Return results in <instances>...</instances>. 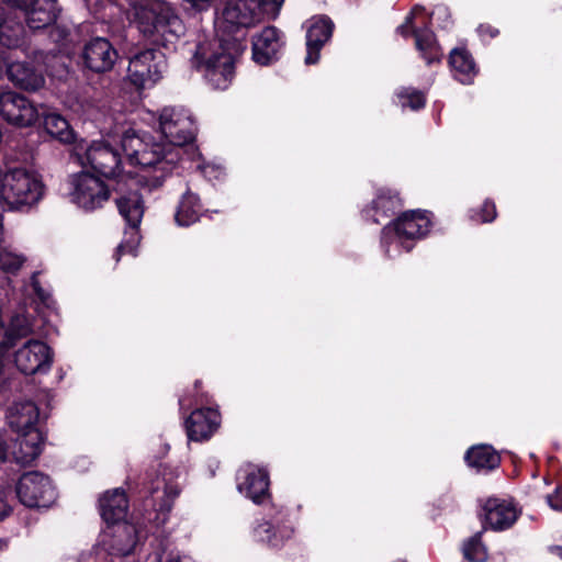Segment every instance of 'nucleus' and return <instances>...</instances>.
Wrapping results in <instances>:
<instances>
[{
    "label": "nucleus",
    "instance_id": "6e6552de",
    "mask_svg": "<svg viewBox=\"0 0 562 562\" xmlns=\"http://www.w3.org/2000/svg\"><path fill=\"white\" fill-rule=\"evenodd\" d=\"M108 140L79 142L75 146V154L80 165L90 166L94 171L105 178L116 177L120 173V157Z\"/></svg>",
    "mask_w": 562,
    "mask_h": 562
},
{
    "label": "nucleus",
    "instance_id": "9d476101",
    "mask_svg": "<svg viewBox=\"0 0 562 562\" xmlns=\"http://www.w3.org/2000/svg\"><path fill=\"white\" fill-rule=\"evenodd\" d=\"M428 16L423 7H415L405 22L397 27V31L406 36L409 32L414 34L415 46L427 64L439 61L441 49L430 30L425 27Z\"/></svg>",
    "mask_w": 562,
    "mask_h": 562
},
{
    "label": "nucleus",
    "instance_id": "aec40b11",
    "mask_svg": "<svg viewBox=\"0 0 562 562\" xmlns=\"http://www.w3.org/2000/svg\"><path fill=\"white\" fill-rule=\"evenodd\" d=\"M40 417L38 407L29 400H20L13 402L7 412V420L9 426L16 434L31 432L37 429Z\"/></svg>",
    "mask_w": 562,
    "mask_h": 562
},
{
    "label": "nucleus",
    "instance_id": "9b49d317",
    "mask_svg": "<svg viewBox=\"0 0 562 562\" xmlns=\"http://www.w3.org/2000/svg\"><path fill=\"white\" fill-rule=\"evenodd\" d=\"M20 502L27 507H49L57 498V492L50 479L40 472L24 473L16 485Z\"/></svg>",
    "mask_w": 562,
    "mask_h": 562
},
{
    "label": "nucleus",
    "instance_id": "f704fd0d",
    "mask_svg": "<svg viewBox=\"0 0 562 562\" xmlns=\"http://www.w3.org/2000/svg\"><path fill=\"white\" fill-rule=\"evenodd\" d=\"M397 102L402 108L419 110L426 103L425 94L414 88H401L396 91Z\"/></svg>",
    "mask_w": 562,
    "mask_h": 562
},
{
    "label": "nucleus",
    "instance_id": "b1692460",
    "mask_svg": "<svg viewBox=\"0 0 562 562\" xmlns=\"http://www.w3.org/2000/svg\"><path fill=\"white\" fill-rule=\"evenodd\" d=\"M100 510L109 526L123 522L127 510V498L124 491L115 488L104 493L100 498Z\"/></svg>",
    "mask_w": 562,
    "mask_h": 562
},
{
    "label": "nucleus",
    "instance_id": "1a4fd4ad",
    "mask_svg": "<svg viewBox=\"0 0 562 562\" xmlns=\"http://www.w3.org/2000/svg\"><path fill=\"white\" fill-rule=\"evenodd\" d=\"M67 194L72 204L85 211L101 207L110 196L103 181L85 171L69 178Z\"/></svg>",
    "mask_w": 562,
    "mask_h": 562
},
{
    "label": "nucleus",
    "instance_id": "5701e85b",
    "mask_svg": "<svg viewBox=\"0 0 562 562\" xmlns=\"http://www.w3.org/2000/svg\"><path fill=\"white\" fill-rule=\"evenodd\" d=\"M19 437L12 449V457L15 462L29 464L34 461L42 451L43 437L40 430L18 434Z\"/></svg>",
    "mask_w": 562,
    "mask_h": 562
},
{
    "label": "nucleus",
    "instance_id": "ddd939ff",
    "mask_svg": "<svg viewBox=\"0 0 562 562\" xmlns=\"http://www.w3.org/2000/svg\"><path fill=\"white\" fill-rule=\"evenodd\" d=\"M139 539L136 526L128 522L108 525L100 538V546L112 555H127L133 552Z\"/></svg>",
    "mask_w": 562,
    "mask_h": 562
},
{
    "label": "nucleus",
    "instance_id": "cd10ccee",
    "mask_svg": "<svg viewBox=\"0 0 562 562\" xmlns=\"http://www.w3.org/2000/svg\"><path fill=\"white\" fill-rule=\"evenodd\" d=\"M200 198L190 190H187L178 203L175 221L178 226L188 227L196 223L202 215Z\"/></svg>",
    "mask_w": 562,
    "mask_h": 562
},
{
    "label": "nucleus",
    "instance_id": "412c9836",
    "mask_svg": "<svg viewBox=\"0 0 562 562\" xmlns=\"http://www.w3.org/2000/svg\"><path fill=\"white\" fill-rule=\"evenodd\" d=\"M220 424L221 416L216 409H195L186 423L188 437L194 441L206 440L218 429Z\"/></svg>",
    "mask_w": 562,
    "mask_h": 562
},
{
    "label": "nucleus",
    "instance_id": "7c9ffc66",
    "mask_svg": "<svg viewBox=\"0 0 562 562\" xmlns=\"http://www.w3.org/2000/svg\"><path fill=\"white\" fill-rule=\"evenodd\" d=\"M465 461L477 471H488L498 467L501 458L491 446L479 445L468 450Z\"/></svg>",
    "mask_w": 562,
    "mask_h": 562
},
{
    "label": "nucleus",
    "instance_id": "393cba45",
    "mask_svg": "<svg viewBox=\"0 0 562 562\" xmlns=\"http://www.w3.org/2000/svg\"><path fill=\"white\" fill-rule=\"evenodd\" d=\"M4 64L9 79L15 86L30 91H35L44 86L45 80L42 72L36 71L27 63Z\"/></svg>",
    "mask_w": 562,
    "mask_h": 562
},
{
    "label": "nucleus",
    "instance_id": "a19ab883",
    "mask_svg": "<svg viewBox=\"0 0 562 562\" xmlns=\"http://www.w3.org/2000/svg\"><path fill=\"white\" fill-rule=\"evenodd\" d=\"M202 172L210 180H218L224 175V169L214 164H207L202 168Z\"/></svg>",
    "mask_w": 562,
    "mask_h": 562
},
{
    "label": "nucleus",
    "instance_id": "de8ad7c7",
    "mask_svg": "<svg viewBox=\"0 0 562 562\" xmlns=\"http://www.w3.org/2000/svg\"><path fill=\"white\" fill-rule=\"evenodd\" d=\"M441 12H442V13H446V9H443V8H438L437 13H441Z\"/></svg>",
    "mask_w": 562,
    "mask_h": 562
},
{
    "label": "nucleus",
    "instance_id": "c756f323",
    "mask_svg": "<svg viewBox=\"0 0 562 562\" xmlns=\"http://www.w3.org/2000/svg\"><path fill=\"white\" fill-rule=\"evenodd\" d=\"M40 115L44 117V126L48 134L65 144L74 142L75 133L65 117L56 112H48L44 105H41Z\"/></svg>",
    "mask_w": 562,
    "mask_h": 562
},
{
    "label": "nucleus",
    "instance_id": "0eeeda50",
    "mask_svg": "<svg viewBox=\"0 0 562 562\" xmlns=\"http://www.w3.org/2000/svg\"><path fill=\"white\" fill-rule=\"evenodd\" d=\"M168 70L166 55L153 47L142 48L128 57L125 81L136 91L154 88Z\"/></svg>",
    "mask_w": 562,
    "mask_h": 562
},
{
    "label": "nucleus",
    "instance_id": "c85d7f7f",
    "mask_svg": "<svg viewBox=\"0 0 562 562\" xmlns=\"http://www.w3.org/2000/svg\"><path fill=\"white\" fill-rule=\"evenodd\" d=\"M449 64L454 78L461 83H471L477 72L475 63L464 48H454L450 53Z\"/></svg>",
    "mask_w": 562,
    "mask_h": 562
},
{
    "label": "nucleus",
    "instance_id": "4c0bfd02",
    "mask_svg": "<svg viewBox=\"0 0 562 562\" xmlns=\"http://www.w3.org/2000/svg\"><path fill=\"white\" fill-rule=\"evenodd\" d=\"M213 0H182L187 11L203 12L211 8Z\"/></svg>",
    "mask_w": 562,
    "mask_h": 562
},
{
    "label": "nucleus",
    "instance_id": "f8f14e48",
    "mask_svg": "<svg viewBox=\"0 0 562 562\" xmlns=\"http://www.w3.org/2000/svg\"><path fill=\"white\" fill-rule=\"evenodd\" d=\"M41 108H36L27 98L13 91L0 94V115L15 126L33 125L40 117Z\"/></svg>",
    "mask_w": 562,
    "mask_h": 562
},
{
    "label": "nucleus",
    "instance_id": "a878e982",
    "mask_svg": "<svg viewBox=\"0 0 562 562\" xmlns=\"http://www.w3.org/2000/svg\"><path fill=\"white\" fill-rule=\"evenodd\" d=\"M33 333V323L29 315L24 312L16 313L12 316L10 325L3 329L0 339V356L11 349L18 339L27 337Z\"/></svg>",
    "mask_w": 562,
    "mask_h": 562
},
{
    "label": "nucleus",
    "instance_id": "f3484780",
    "mask_svg": "<svg viewBox=\"0 0 562 562\" xmlns=\"http://www.w3.org/2000/svg\"><path fill=\"white\" fill-rule=\"evenodd\" d=\"M117 57V50L104 37L90 40L86 43L82 50L85 66L98 74L110 71L115 65Z\"/></svg>",
    "mask_w": 562,
    "mask_h": 562
},
{
    "label": "nucleus",
    "instance_id": "4be33fe9",
    "mask_svg": "<svg viewBox=\"0 0 562 562\" xmlns=\"http://www.w3.org/2000/svg\"><path fill=\"white\" fill-rule=\"evenodd\" d=\"M333 22L326 16H316L310 20L306 33V65L316 64L319 59V50L330 38Z\"/></svg>",
    "mask_w": 562,
    "mask_h": 562
},
{
    "label": "nucleus",
    "instance_id": "58836bf2",
    "mask_svg": "<svg viewBox=\"0 0 562 562\" xmlns=\"http://www.w3.org/2000/svg\"><path fill=\"white\" fill-rule=\"evenodd\" d=\"M496 216V207L495 204L491 201H486L481 210V214L476 216L477 221L481 222H491Z\"/></svg>",
    "mask_w": 562,
    "mask_h": 562
},
{
    "label": "nucleus",
    "instance_id": "09e8293b",
    "mask_svg": "<svg viewBox=\"0 0 562 562\" xmlns=\"http://www.w3.org/2000/svg\"><path fill=\"white\" fill-rule=\"evenodd\" d=\"M37 293L42 297L43 301H46V297L42 293H40V292H37Z\"/></svg>",
    "mask_w": 562,
    "mask_h": 562
},
{
    "label": "nucleus",
    "instance_id": "bb28decb",
    "mask_svg": "<svg viewBox=\"0 0 562 562\" xmlns=\"http://www.w3.org/2000/svg\"><path fill=\"white\" fill-rule=\"evenodd\" d=\"M401 206V200L395 192L390 189H381L376 193L372 205L366 210V216L374 223H380L389 217Z\"/></svg>",
    "mask_w": 562,
    "mask_h": 562
},
{
    "label": "nucleus",
    "instance_id": "72a5a7b5",
    "mask_svg": "<svg viewBox=\"0 0 562 562\" xmlns=\"http://www.w3.org/2000/svg\"><path fill=\"white\" fill-rule=\"evenodd\" d=\"M482 532H476L464 541L462 547L463 557L469 562H485L488 558L487 549L482 542Z\"/></svg>",
    "mask_w": 562,
    "mask_h": 562
},
{
    "label": "nucleus",
    "instance_id": "c03bdc74",
    "mask_svg": "<svg viewBox=\"0 0 562 562\" xmlns=\"http://www.w3.org/2000/svg\"><path fill=\"white\" fill-rule=\"evenodd\" d=\"M8 512L9 506L5 501V493L3 491H0V519L7 516Z\"/></svg>",
    "mask_w": 562,
    "mask_h": 562
},
{
    "label": "nucleus",
    "instance_id": "473e14b6",
    "mask_svg": "<svg viewBox=\"0 0 562 562\" xmlns=\"http://www.w3.org/2000/svg\"><path fill=\"white\" fill-rule=\"evenodd\" d=\"M26 262V257L11 246L0 247V270L4 273H16Z\"/></svg>",
    "mask_w": 562,
    "mask_h": 562
},
{
    "label": "nucleus",
    "instance_id": "37998d69",
    "mask_svg": "<svg viewBox=\"0 0 562 562\" xmlns=\"http://www.w3.org/2000/svg\"><path fill=\"white\" fill-rule=\"evenodd\" d=\"M479 32L482 37H485L486 35H488L490 37H494L498 33V31L496 29H494L490 25H481L479 27Z\"/></svg>",
    "mask_w": 562,
    "mask_h": 562
},
{
    "label": "nucleus",
    "instance_id": "f03ea898",
    "mask_svg": "<svg viewBox=\"0 0 562 562\" xmlns=\"http://www.w3.org/2000/svg\"><path fill=\"white\" fill-rule=\"evenodd\" d=\"M158 122L164 142L133 128L121 134V146L130 164L154 169L155 176L145 182L149 190L161 187L179 162L182 147L193 140L195 131L192 115L181 106H165Z\"/></svg>",
    "mask_w": 562,
    "mask_h": 562
},
{
    "label": "nucleus",
    "instance_id": "39448f33",
    "mask_svg": "<svg viewBox=\"0 0 562 562\" xmlns=\"http://www.w3.org/2000/svg\"><path fill=\"white\" fill-rule=\"evenodd\" d=\"M42 177L21 165L0 167V207L19 211L36 205L44 196Z\"/></svg>",
    "mask_w": 562,
    "mask_h": 562
},
{
    "label": "nucleus",
    "instance_id": "3c124183",
    "mask_svg": "<svg viewBox=\"0 0 562 562\" xmlns=\"http://www.w3.org/2000/svg\"><path fill=\"white\" fill-rule=\"evenodd\" d=\"M87 3H90L92 0H85Z\"/></svg>",
    "mask_w": 562,
    "mask_h": 562
},
{
    "label": "nucleus",
    "instance_id": "e433bc0d",
    "mask_svg": "<svg viewBox=\"0 0 562 562\" xmlns=\"http://www.w3.org/2000/svg\"><path fill=\"white\" fill-rule=\"evenodd\" d=\"M138 225H128V228L124 233V240L117 247V254H131L136 255V249L140 240L138 233Z\"/></svg>",
    "mask_w": 562,
    "mask_h": 562
},
{
    "label": "nucleus",
    "instance_id": "a18cd8bd",
    "mask_svg": "<svg viewBox=\"0 0 562 562\" xmlns=\"http://www.w3.org/2000/svg\"><path fill=\"white\" fill-rule=\"evenodd\" d=\"M550 552L560 559H562V547L560 546H553L550 548Z\"/></svg>",
    "mask_w": 562,
    "mask_h": 562
},
{
    "label": "nucleus",
    "instance_id": "ea45409f",
    "mask_svg": "<svg viewBox=\"0 0 562 562\" xmlns=\"http://www.w3.org/2000/svg\"><path fill=\"white\" fill-rule=\"evenodd\" d=\"M547 503L553 510L562 512V485L547 496Z\"/></svg>",
    "mask_w": 562,
    "mask_h": 562
},
{
    "label": "nucleus",
    "instance_id": "2f4dec72",
    "mask_svg": "<svg viewBox=\"0 0 562 562\" xmlns=\"http://www.w3.org/2000/svg\"><path fill=\"white\" fill-rule=\"evenodd\" d=\"M120 214L128 225H139L144 215L145 206L140 194L131 191L116 200Z\"/></svg>",
    "mask_w": 562,
    "mask_h": 562
},
{
    "label": "nucleus",
    "instance_id": "6ab92c4d",
    "mask_svg": "<svg viewBox=\"0 0 562 562\" xmlns=\"http://www.w3.org/2000/svg\"><path fill=\"white\" fill-rule=\"evenodd\" d=\"M519 516V510L509 501L490 498L484 505L485 528L502 531L510 528Z\"/></svg>",
    "mask_w": 562,
    "mask_h": 562
},
{
    "label": "nucleus",
    "instance_id": "8fccbe9b",
    "mask_svg": "<svg viewBox=\"0 0 562 562\" xmlns=\"http://www.w3.org/2000/svg\"><path fill=\"white\" fill-rule=\"evenodd\" d=\"M109 137L111 138V140H114V135H109Z\"/></svg>",
    "mask_w": 562,
    "mask_h": 562
},
{
    "label": "nucleus",
    "instance_id": "a211bd4d",
    "mask_svg": "<svg viewBox=\"0 0 562 562\" xmlns=\"http://www.w3.org/2000/svg\"><path fill=\"white\" fill-rule=\"evenodd\" d=\"M254 541L279 548L294 535V527L288 520H256L250 531Z\"/></svg>",
    "mask_w": 562,
    "mask_h": 562
},
{
    "label": "nucleus",
    "instance_id": "2eb2a0df",
    "mask_svg": "<svg viewBox=\"0 0 562 562\" xmlns=\"http://www.w3.org/2000/svg\"><path fill=\"white\" fill-rule=\"evenodd\" d=\"M237 490L254 503H262L269 496V473L256 464H245L237 472Z\"/></svg>",
    "mask_w": 562,
    "mask_h": 562
},
{
    "label": "nucleus",
    "instance_id": "c9c22d12",
    "mask_svg": "<svg viewBox=\"0 0 562 562\" xmlns=\"http://www.w3.org/2000/svg\"><path fill=\"white\" fill-rule=\"evenodd\" d=\"M160 491L162 492L164 496V504L162 507L169 509L170 508V502L175 499L179 493H180V486L176 483L166 482L165 479L157 480L155 486L151 488V494L154 497L158 498L160 497Z\"/></svg>",
    "mask_w": 562,
    "mask_h": 562
},
{
    "label": "nucleus",
    "instance_id": "423d86ee",
    "mask_svg": "<svg viewBox=\"0 0 562 562\" xmlns=\"http://www.w3.org/2000/svg\"><path fill=\"white\" fill-rule=\"evenodd\" d=\"M431 221L426 212L403 213L382 231V246L389 257H397L413 249L415 241L427 235Z\"/></svg>",
    "mask_w": 562,
    "mask_h": 562
},
{
    "label": "nucleus",
    "instance_id": "f257e3e1",
    "mask_svg": "<svg viewBox=\"0 0 562 562\" xmlns=\"http://www.w3.org/2000/svg\"><path fill=\"white\" fill-rule=\"evenodd\" d=\"M285 0H227L216 20L218 38L199 43L192 66L203 72L217 90L229 87L235 75V59L245 45L250 29L267 20H276Z\"/></svg>",
    "mask_w": 562,
    "mask_h": 562
},
{
    "label": "nucleus",
    "instance_id": "20e7f679",
    "mask_svg": "<svg viewBox=\"0 0 562 562\" xmlns=\"http://www.w3.org/2000/svg\"><path fill=\"white\" fill-rule=\"evenodd\" d=\"M56 0H5L0 4V44L7 47L19 45L23 35L21 19L32 30L46 27L58 15Z\"/></svg>",
    "mask_w": 562,
    "mask_h": 562
},
{
    "label": "nucleus",
    "instance_id": "4468645a",
    "mask_svg": "<svg viewBox=\"0 0 562 562\" xmlns=\"http://www.w3.org/2000/svg\"><path fill=\"white\" fill-rule=\"evenodd\" d=\"M16 368L25 374L47 371L53 362V352L48 345L38 339L27 340L14 356Z\"/></svg>",
    "mask_w": 562,
    "mask_h": 562
},
{
    "label": "nucleus",
    "instance_id": "dca6fc26",
    "mask_svg": "<svg viewBox=\"0 0 562 562\" xmlns=\"http://www.w3.org/2000/svg\"><path fill=\"white\" fill-rule=\"evenodd\" d=\"M252 60L260 66H268L278 59L283 46V34L276 26H266L252 36Z\"/></svg>",
    "mask_w": 562,
    "mask_h": 562
},
{
    "label": "nucleus",
    "instance_id": "49530a36",
    "mask_svg": "<svg viewBox=\"0 0 562 562\" xmlns=\"http://www.w3.org/2000/svg\"><path fill=\"white\" fill-rule=\"evenodd\" d=\"M7 459V448L2 440L0 439V460L3 461Z\"/></svg>",
    "mask_w": 562,
    "mask_h": 562
},
{
    "label": "nucleus",
    "instance_id": "79ce46f5",
    "mask_svg": "<svg viewBox=\"0 0 562 562\" xmlns=\"http://www.w3.org/2000/svg\"><path fill=\"white\" fill-rule=\"evenodd\" d=\"M158 562H192V560L186 555H180L178 552H162L158 555Z\"/></svg>",
    "mask_w": 562,
    "mask_h": 562
},
{
    "label": "nucleus",
    "instance_id": "7ed1b4c3",
    "mask_svg": "<svg viewBox=\"0 0 562 562\" xmlns=\"http://www.w3.org/2000/svg\"><path fill=\"white\" fill-rule=\"evenodd\" d=\"M127 4L128 20L153 45H173L187 32L176 7L166 0H127Z\"/></svg>",
    "mask_w": 562,
    "mask_h": 562
}]
</instances>
